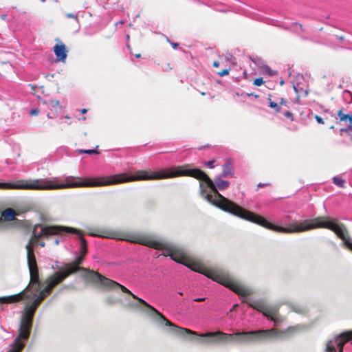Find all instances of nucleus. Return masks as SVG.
Returning a JSON list of instances; mask_svg holds the SVG:
<instances>
[{
    "mask_svg": "<svg viewBox=\"0 0 352 352\" xmlns=\"http://www.w3.org/2000/svg\"><path fill=\"white\" fill-rule=\"evenodd\" d=\"M181 176H190L203 182L199 184L200 195L213 206L241 219L256 223L275 232L294 233L317 229L319 223L323 217H318L311 221L304 220L298 222L292 220L289 215H286L279 222L280 225L271 223L263 217L240 207L221 195L217 190H223L230 185L228 181L222 179V176H216L213 182L201 170L198 168L186 169L182 166L162 169L160 171L153 172L151 174L144 170H138L133 175L124 173L103 177H102L101 184L102 186H107L138 180L162 179Z\"/></svg>",
    "mask_w": 352,
    "mask_h": 352,
    "instance_id": "f257e3e1",
    "label": "nucleus"
},
{
    "mask_svg": "<svg viewBox=\"0 0 352 352\" xmlns=\"http://www.w3.org/2000/svg\"><path fill=\"white\" fill-rule=\"evenodd\" d=\"M36 241H34V239H30L26 245V249L28 252V264L30 274V282L29 285L24 290L17 294L0 297L1 303L8 304L19 302L22 300L24 297V294H25L27 292L30 293V294L28 295V297L36 298H41L42 297L43 300L48 294L51 293L54 287L63 281L68 276L70 275L71 271L68 272L67 273L56 272L47 278V284L46 287L43 289H41L36 261L33 251V247Z\"/></svg>",
    "mask_w": 352,
    "mask_h": 352,
    "instance_id": "f03ea898",
    "label": "nucleus"
},
{
    "mask_svg": "<svg viewBox=\"0 0 352 352\" xmlns=\"http://www.w3.org/2000/svg\"><path fill=\"white\" fill-rule=\"evenodd\" d=\"M58 177L41 178L22 180L18 183L0 182V189H30V190H54L68 188L100 186L102 177L81 179L73 176L65 177V182L58 184Z\"/></svg>",
    "mask_w": 352,
    "mask_h": 352,
    "instance_id": "7ed1b4c3",
    "label": "nucleus"
},
{
    "mask_svg": "<svg viewBox=\"0 0 352 352\" xmlns=\"http://www.w3.org/2000/svg\"><path fill=\"white\" fill-rule=\"evenodd\" d=\"M183 265L194 272L204 274L212 280L224 285L242 297H248L253 292L252 289L243 285L222 269L208 270L200 263L186 259Z\"/></svg>",
    "mask_w": 352,
    "mask_h": 352,
    "instance_id": "20e7f679",
    "label": "nucleus"
},
{
    "mask_svg": "<svg viewBox=\"0 0 352 352\" xmlns=\"http://www.w3.org/2000/svg\"><path fill=\"white\" fill-rule=\"evenodd\" d=\"M83 260L84 254L78 256L76 258L75 261L65 264V270L63 273H67L68 272L71 271L70 274H72L80 270L84 271L86 272L85 276L87 280L95 284L100 283V287L103 289L107 290H116L119 287L123 292L130 294L133 298L138 300L144 306L151 307V305L148 304L144 300L138 297L124 285H122L111 279L106 278L96 272L89 271L85 268L80 267V265L82 263Z\"/></svg>",
    "mask_w": 352,
    "mask_h": 352,
    "instance_id": "39448f33",
    "label": "nucleus"
},
{
    "mask_svg": "<svg viewBox=\"0 0 352 352\" xmlns=\"http://www.w3.org/2000/svg\"><path fill=\"white\" fill-rule=\"evenodd\" d=\"M151 311L148 314L153 317L155 321L161 327H168L170 332L175 333L178 335H184V333L195 335L200 338H210L208 340H203L204 343H216V342H226L230 340H234V333H226L221 331H217L214 332H206L204 333H197L195 331H192L190 329L185 328H180L173 324L166 318H165L161 313H160L156 309L151 305L147 307Z\"/></svg>",
    "mask_w": 352,
    "mask_h": 352,
    "instance_id": "423d86ee",
    "label": "nucleus"
},
{
    "mask_svg": "<svg viewBox=\"0 0 352 352\" xmlns=\"http://www.w3.org/2000/svg\"><path fill=\"white\" fill-rule=\"evenodd\" d=\"M62 232L77 234L80 241V250L81 254L85 255L87 253V241L82 237L81 231L73 228L59 226H43L42 225L37 224L33 229V236L31 239H34V241L36 242V240L40 237H48L49 236L57 234Z\"/></svg>",
    "mask_w": 352,
    "mask_h": 352,
    "instance_id": "0eeeda50",
    "label": "nucleus"
},
{
    "mask_svg": "<svg viewBox=\"0 0 352 352\" xmlns=\"http://www.w3.org/2000/svg\"><path fill=\"white\" fill-rule=\"evenodd\" d=\"M278 335V331L275 329L249 331H236L234 333V336L237 337V338L234 340L240 344H250L258 341L266 340L267 339L276 337Z\"/></svg>",
    "mask_w": 352,
    "mask_h": 352,
    "instance_id": "6e6552de",
    "label": "nucleus"
},
{
    "mask_svg": "<svg viewBox=\"0 0 352 352\" xmlns=\"http://www.w3.org/2000/svg\"><path fill=\"white\" fill-rule=\"evenodd\" d=\"M318 228H326L333 231L340 239H342L345 245L352 251V243L348 234L345 226L339 221L338 219L323 217L318 226Z\"/></svg>",
    "mask_w": 352,
    "mask_h": 352,
    "instance_id": "1a4fd4ad",
    "label": "nucleus"
},
{
    "mask_svg": "<svg viewBox=\"0 0 352 352\" xmlns=\"http://www.w3.org/2000/svg\"><path fill=\"white\" fill-rule=\"evenodd\" d=\"M32 317L23 314L18 336L10 344V348L7 351V352H21L25 346L24 341L29 337L30 330L32 327Z\"/></svg>",
    "mask_w": 352,
    "mask_h": 352,
    "instance_id": "9d476101",
    "label": "nucleus"
},
{
    "mask_svg": "<svg viewBox=\"0 0 352 352\" xmlns=\"http://www.w3.org/2000/svg\"><path fill=\"white\" fill-rule=\"evenodd\" d=\"M135 241L155 250H162V255L164 256H169L170 257L172 252L175 248L174 245L157 240L153 236L139 237Z\"/></svg>",
    "mask_w": 352,
    "mask_h": 352,
    "instance_id": "9b49d317",
    "label": "nucleus"
},
{
    "mask_svg": "<svg viewBox=\"0 0 352 352\" xmlns=\"http://www.w3.org/2000/svg\"><path fill=\"white\" fill-rule=\"evenodd\" d=\"M352 339V330L346 331L329 340L326 346L327 352H343L344 344Z\"/></svg>",
    "mask_w": 352,
    "mask_h": 352,
    "instance_id": "f8f14e48",
    "label": "nucleus"
},
{
    "mask_svg": "<svg viewBox=\"0 0 352 352\" xmlns=\"http://www.w3.org/2000/svg\"><path fill=\"white\" fill-rule=\"evenodd\" d=\"M251 306L272 320L274 326H278L283 321V318L278 314V309L276 307L265 306L260 304L251 305Z\"/></svg>",
    "mask_w": 352,
    "mask_h": 352,
    "instance_id": "ddd939ff",
    "label": "nucleus"
},
{
    "mask_svg": "<svg viewBox=\"0 0 352 352\" xmlns=\"http://www.w3.org/2000/svg\"><path fill=\"white\" fill-rule=\"evenodd\" d=\"M30 294V292H27L25 294H24V297L22 300L26 299L29 300L30 303L27 304L25 307V311L23 314L33 317L34 314L37 308V307L39 305V304L42 301V297L41 298H32L28 297V295Z\"/></svg>",
    "mask_w": 352,
    "mask_h": 352,
    "instance_id": "4468645a",
    "label": "nucleus"
},
{
    "mask_svg": "<svg viewBox=\"0 0 352 352\" xmlns=\"http://www.w3.org/2000/svg\"><path fill=\"white\" fill-rule=\"evenodd\" d=\"M54 52L56 60L60 62H65L67 56V51L64 43L56 44L54 47Z\"/></svg>",
    "mask_w": 352,
    "mask_h": 352,
    "instance_id": "2eb2a0df",
    "label": "nucleus"
},
{
    "mask_svg": "<svg viewBox=\"0 0 352 352\" xmlns=\"http://www.w3.org/2000/svg\"><path fill=\"white\" fill-rule=\"evenodd\" d=\"M16 212L12 208H7L4 211L2 212L1 214L0 215V226L2 228H4V225L2 223L3 221H10L15 219Z\"/></svg>",
    "mask_w": 352,
    "mask_h": 352,
    "instance_id": "dca6fc26",
    "label": "nucleus"
},
{
    "mask_svg": "<svg viewBox=\"0 0 352 352\" xmlns=\"http://www.w3.org/2000/svg\"><path fill=\"white\" fill-rule=\"evenodd\" d=\"M170 258L178 263L183 265L184 263V261L186 260L185 257L183 255V253L181 252V250H178L175 246L172 252V254L170 255Z\"/></svg>",
    "mask_w": 352,
    "mask_h": 352,
    "instance_id": "f3484780",
    "label": "nucleus"
},
{
    "mask_svg": "<svg viewBox=\"0 0 352 352\" xmlns=\"http://www.w3.org/2000/svg\"><path fill=\"white\" fill-rule=\"evenodd\" d=\"M338 116L340 118V121H346L349 120L350 122V124L349 125L348 128L346 129H342L341 131H348L350 129H352V116H350L349 114H344L342 113V111L340 109L338 112Z\"/></svg>",
    "mask_w": 352,
    "mask_h": 352,
    "instance_id": "a211bd4d",
    "label": "nucleus"
},
{
    "mask_svg": "<svg viewBox=\"0 0 352 352\" xmlns=\"http://www.w3.org/2000/svg\"><path fill=\"white\" fill-rule=\"evenodd\" d=\"M222 177L233 176L232 164L230 161L226 162L223 166V170L220 175Z\"/></svg>",
    "mask_w": 352,
    "mask_h": 352,
    "instance_id": "6ab92c4d",
    "label": "nucleus"
},
{
    "mask_svg": "<svg viewBox=\"0 0 352 352\" xmlns=\"http://www.w3.org/2000/svg\"><path fill=\"white\" fill-rule=\"evenodd\" d=\"M290 309L297 314H304L307 312V309L302 305L293 303L289 305Z\"/></svg>",
    "mask_w": 352,
    "mask_h": 352,
    "instance_id": "aec40b11",
    "label": "nucleus"
},
{
    "mask_svg": "<svg viewBox=\"0 0 352 352\" xmlns=\"http://www.w3.org/2000/svg\"><path fill=\"white\" fill-rule=\"evenodd\" d=\"M45 103L49 109L51 110L54 109L56 112L61 108L59 101L56 100H50L46 101Z\"/></svg>",
    "mask_w": 352,
    "mask_h": 352,
    "instance_id": "412c9836",
    "label": "nucleus"
},
{
    "mask_svg": "<svg viewBox=\"0 0 352 352\" xmlns=\"http://www.w3.org/2000/svg\"><path fill=\"white\" fill-rule=\"evenodd\" d=\"M288 29L299 35L304 31L302 24L296 22L292 23L289 27H288Z\"/></svg>",
    "mask_w": 352,
    "mask_h": 352,
    "instance_id": "4be33fe9",
    "label": "nucleus"
},
{
    "mask_svg": "<svg viewBox=\"0 0 352 352\" xmlns=\"http://www.w3.org/2000/svg\"><path fill=\"white\" fill-rule=\"evenodd\" d=\"M343 100L347 104H351L352 102V94L348 90H344L342 93Z\"/></svg>",
    "mask_w": 352,
    "mask_h": 352,
    "instance_id": "5701e85b",
    "label": "nucleus"
},
{
    "mask_svg": "<svg viewBox=\"0 0 352 352\" xmlns=\"http://www.w3.org/2000/svg\"><path fill=\"white\" fill-rule=\"evenodd\" d=\"M302 329H304V327L302 325L298 324V325H296V326L288 327L287 329H285L284 333H293L294 331H301Z\"/></svg>",
    "mask_w": 352,
    "mask_h": 352,
    "instance_id": "b1692460",
    "label": "nucleus"
},
{
    "mask_svg": "<svg viewBox=\"0 0 352 352\" xmlns=\"http://www.w3.org/2000/svg\"><path fill=\"white\" fill-rule=\"evenodd\" d=\"M268 100H269L270 107L272 109H274L275 112H276V113L280 112V109H281L280 104H278L276 102L272 101L270 95H269Z\"/></svg>",
    "mask_w": 352,
    "mask_h": 352,
    "instance_id": "393cba45",
    "label": "nucleus"
},
{
    "mask_svg": "<svg viewBox=\"0 0 352 352\" xmlns=\"http://www.w3.org/2000/svg\"><path fill=\"white\" fill-rule=\"evenodd\" d=\"M333 183L339 187L344 188L345 184V180L340 177L335 176L333 178Z\"/></svg>",
    "mask_w": 352,
    "mask_h": 352,
    "instance_id": "a878e982",
    "label": "nucleus"
},
{
    "mask_svg": "<svg viewBox=\"0 0 352 352\" xmlns=\"http://www.w3.org/2000/svg\"><path fill=\"white\" fill-rule=\"evenodd\" d=\"M117 302H118V300H116V298H115L114 297H113L111 296H107L104 299V302L107 305H113L116 304Z\"/></svg>",
    "mask_w": 352,
    "mask_h": 352,
    "instance_id": "bb28decb",
    "label": "nucleus"
},
{
    "mask_svg": "<svg viewBox=\"0 0 352 352\" xmlns=\"http://www.w3.org/2000/svg\"><path fill=\"white\" fill-rule=\"evenodd\" d=\"M78 152L80 153H86V154H89V155H91V154H99V152L97 151L96 148H94V149H87V150L80 149V150H78Z\"/></svg>",
    "mask_w": 352,
    "mask_h": 352,
    "instance_id": "cd10ccee",
    "label": "nucleus"
},
{
    "mask_svg": "<svg viewBox=\"0 0 352 352\" xmlns=\"http://www.w3.org/2000/svg\"><path fill=\"white\" fill-rule=\"evenodd\" d=\"M265 72L270 76H274L277 74V72L276 71H273L272 69H270V67L267 65H266L265 67Z\"/></svg>",
    "mask_w": 352,
    "mask_h": 352,
    "instance_id": "c85d7f7f",
    "label": "nucleus"
},
{
    "mask_svg": "<svg viewBox=\"0 0 352 352\" xmlns=\"http://www.w3.org/2000/svg\"><path fill=\"white\" fill-rule=\"evenodd\" d=\"M265 81L263 80V78H257L254 81V85L256 86H261L262 85Z\"/></svg>",
    "mask_w": 352,
    "mask_h": 352,
    "instance_id": "c756f323",
    "label": "nucleus"
},
{
    "mask_svg": "<svg viewBox=\"0 0 352 352\" xmlns=\"http://www.w3.org/2000/svg\"><path fill=\"white\" fill-rule=\"evenodd\" d=\"M284 116L285 118H288L289 120H290L291 121H293V120H294V116H293L292 113H291L289 111H286L284 112Z\"/></svg>",
    "mask_w": 352,
    "mask_h": 352,
    "instance_id": "7c9ffc66",
    "label": "nucleus"
},
{
    "mask_svg": "<svg viewBox=\"0 0 352 352\" xmlns=\"http://www.w3.org/2000/svg\"><path fill=\"white\" fill-rule=\"evenodd\" d=\"M66 17L72 18V19H75L77 22H78V16L77 14H74L73 13H68V14H66Z\"/></svg>",
    "mask_w": 352,
    "mask_h": 352,
    "instance_id": "2f4dec72",
    "label": "nucleus"
},
{
    "mask_svg": "<svg viewBox=\"0 0 352 352\" xmlns=\"http://www.w3.org/2000/svg\"><path fill=\"white\" fill-rule=\"evenodd\" d=\"M52 268L54 269H58V272H63L65 270V266L63 267H59L58 265V262H56V265H53L52 266Z\"/></svg>",
    "mask_w": 352,
    "mask_h": 352,
    "instance_id": "473e14b6",
    "label": "nucleus"
},
{
    "mask_svg": "<svg viewBox=\"0 0 352 352\" xmlns=\"http://www.w3.org/2000/svg\"><path fill=\"white\" fill-rule=\"evenodd\" d=\"M229 72H230L229 69H225L223 71L218 72V74L220 76H224L228 75L229 74Z\"/></svg>",
    "mask_w": 352,
    "mask_h": 352,
    "instance_id": "72a5a7b5",
    "label": "nucleus"
},
{
    "mask_svg": "<svg viewBox=\"0 0 352 352\" xmlns=\"http://www.w3.org/2000/svg\"><path fill=\"white\" fill-rule=\"evenodd\" d=\"M214 160H210V161L206 162L204 163V164L206 166H208L210 168H214Z\"/></svg>",
    "mask_w": 352,
    "mask_h": 352,
    "instance_id": "f704fd0d",
    "label": "nucleus"
},
{
    "mask_svg": "<svg viewBox=\"0 0 352 352\" xmlns=\"http://www.w3.org/2000/svg\"><path fill=\"white\" fill-rule=\"evenodd\" d=\"M314 118L316 119L318 124H324L323 119L320 116L316 115L314 116Z\"/></svg>",
    "mask_w": 352,
    "mask_h": 352,
    "instance_id": "c9c22d12",
    "label": "nucleus"
},
{
    "mask_svg": "<svg viewBox=\"0 0 352 352\" xmlns=\"http://www.w3.org/2000/svg\"><path fill=\"white\" fill-rule=\"evenodd\" d=\"M38 113V110L37 109H32L31 110L30 114L33 116H36Z\"/></svg>",
    "mask_w": 352,
    "mask_h": 352,
    "instance_id": "e433bc0d",
    "label": "nucleus"
},
{
    "mask_svg": "<svg viewBox=\"0 0 352 352\" xmlns=\"http://www.w3.org/2000/svg\"><path fill=\"white\" fill-rule=\"evenodd\" d=\"M204 300H205L204 298H197L193 299V301L194 302H201V301H204Z\"/></svg>",
    "mask_w": 352,
    "mask_h": 352,
    "instance_id": "4c0bfd02",
    "label": "nucleus"
},
{
    "mask_svg": "<svg viewBox=\"0 0 352 352\" xmlns=\"http://www.w3.org/2000/svg\"><path fill=\"white\" fill-rule=\"evenodd\" d=\"M171 45H172L173 49L176 50V49H177V47L179 46V44L177 43H172Z\"/></svg>",
    "mask_w": 352,
    "mask_h": 352,
    "instance_id": "58836bf2",
    "label": "nucleus"
},
{
    "mask_svg": "<svg viewBox=\"0 0 352 352\" xmlns=\"http://www.w3.org/2000/svg\"><path fill=\"white\" fill-rule=\"evenodd\" d=\"M213 67H218L219 66V63L218 61H214L212 64Z\"/></svg>",
    "mask_w": 352,
    "mask_h": 352,
    "instance_id": "ea45409f",
    "label": "nucleus"
},
{
    "mask_svg": "<svg viewBox=\"0 0 352 352\" xmlns=\"http://www.w3.org/2000/svg\"><path fill=\"white\" fill-rule=\"evenodd\" d=\"M294 91H296V94H298V86L294 85Z\"/></svg>",
    "mask_w": 352,
    "mask_h": 352,
    "instance_id": "a19ab883",
    "label": "nucleus"
},
{
    "mask_svg": "<svg viewBox=\"0 0 352 352\" xmlns=\"http://www.w3.org/2000/svg\"><path fill=\"white\" fill-rule=\"evenodd\" d=\"M248 96H253V97H254L255 98H258V95H257V94H248Z\"/></svg>",
    "mask_w": 352,
    "mask_h": 352,
    "instance_id": "79ce46f5",
    "label": "nucleus"
},
{
    "mask_svg": "<svg viewBox=\"0 0 352 352\" xmlns=\"http://www.w3.org/2000/svg\"><path fill=\"white\" fill-rule=\"evenodd\" d=\"M336 38H337L338 40H340V41H342V40H344V37H343V36H336Z\"/></svg>",
    "mask_w": 352,
    "mask_h": 352,
    "instance_id": "37998d69",
    "label": "nucleus"
},
{
    "mask_svg": "<svg viewBox=\"0 0 352 352\" xmlns=\"http://www.w3.org/2000/svg\"><path fill=\"white\" fill-rule=\"evenodd\" d=\"M39 245H40L41 247H44V246H45V242H43V241H41V242H40V243H39Z\"/></svg>",
    "mask_w": 352,
    "mask_h": 352,
    "instance_id": "c03bdc74",
    "label": "nucleus"
},
{
    "mask_svg": "<svg viewBox=\"0 0 352 352\" xmlns=\"http://www.w3.org/2000/svg\"><path fill=\"white\" fill-rule=\"evenodd\" d=\"M286 104V101L283 98L281 99L280 104Z\"/></svg>",
    "mask_w": 352,
    "mask_h": 352,
    "instance_id": "a18cd8bd",
    "label": "nucleus"
},
{
    "mask_svg": "<svg viewBox=\"0 0 352 352\" xmlns=\"http://www.w3.org/2000/svg\"><path fill=\"white\" fill-rule=\"evenodd\" d=\"M54 243H55L56 245H58V244L59 243V240H58V239H56L54 240Z\"/></svg>",
    "mask_w": 352,
    "mask_h": 352,
    "instance_id": "49530a36",
    "label": "nucleus"
},
{
    "mask_svg": "<svg viewBox=\"0 0 352 352\" xmlns=\"http://www.w3.org/2000/svg\"><path fill=\"white\" fill-rule=\"evenodd\" d=\"M87 111V110L86 109H82L81 110L82 113H85Z\"/></svg>",
    "mask_w": 352,
    "mask_h": 352,
    "instance_id": "de8ad7c7",
    "label": "nucleus"
},
{
    "mask_svg": "<svg viewBox=\"0 0 352 352\" xmlns=\"http://www.w3.org/2000/svg\"><path fill=\"white\" fill-rule=\"evenodd\" d=\"M252 60L254 63H256V61L258 60H260V59L258 58H256V59H252Z\"/></svg>",
    "mask_w": 352,
    "mask_h": 352,
    "instance_id": "09e8293b",
    "label": "nucleus"
},
{
    "mask_svg": "<svg viewBox=\"0 0 352 352\" xmlns=\"http://www.w3.org/2000/svg\"><path fill=\"white\" fill-rule=\"evenodd\" d=\"M140 56H141L140 54H135L136 58H140Z\"/></svg>",
    "mask_w": 352,
    "mask_h": 352,
    "instance_id": "8fccbe9b",
    "label": "nucleus"
},
{
    "mask_svg": "<svg viewBox=\"0 0 352 352\" xmlns=\"http://www.w3.org/2000/svg\"><path fill=\"white\" fill-rule=\"evenodd\" d=\"M47 117L49 118H53V116H52L50 113H47Z\"/></svg>",
    "mask_w": 352,
    "mask_h": 352,
    "instance_id": "3c124183",
    "label": "nucleus"
}]
</instances>
